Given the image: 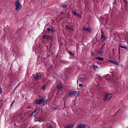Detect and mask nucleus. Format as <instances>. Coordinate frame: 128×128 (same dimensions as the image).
I'll use <instances>...</instances> for the list:
<instances>
[{"mask_svg":"<svg viewBox=\"0 0 128 128\" xmlns=\"http://www.w3.org/2000/svg\"><path fill=\"white\" fill-rule=\"evenodd\" d=\"M15 10L16 11L20 10L22 8V5L19 0H16L15 3Z\"/></svg>","mask_w":128,"mask_h":128,"instance_id":"nucleus-1","label":"nucleus"},{"mask_svg":"<svg viewBox=\"0 0 128 128\" xmlns=\"http://www.w3.org/2000/svg\"><path fill=\"white\" fill-rule=\"evenodd\" d=\"M46 101V100L45 98L39 99L36 100V103L37 104H39L43 103Z\"/></svg>","mask_w":128,"mask_h":128,"instance_id":"nucleus-2","label":"nucleus"},{"mask_svg":"<svg viewBox=\"0 0 128 128\" xmlns=\"http://www.w3.org/2000/svg\"><path fill=\"white\" fill-rule=\"evenodd\" d=\"M112 97V94L110 93L106 94L104 98V100L106 101L109 100Z\"/></svg>","mask_w":128,"mask_h":128,"instance_id":"nucleus-3","label":"nucleus"},{"mask_svg":"<svg viewBox=\"0 0 128 128\" xmlns=\"http://www.w3.org/2000/svg\"><path fill=\"white\" fill-rule=\"evenodd\" d=\"M79 92L76 91H72L69 92L68 94L70 96H75L77 94H78Z\"/></svg>","mask_w":128,"mask_h":128,"instance_id":"nucleus-4","label":"nucleus"},{"mask_svg":"<svg viewBox=\"0 0 128 128\" xmlns=\"http://www.w3.org/2000/svg\"><path fill=\"white\" fill-rule=\"evenodd\" d=\"M42 36V38L45 39H46L48 40H52V36L48 35L45 36L43 35Z\"/></svg>","mask_w":128,"mask_h":128,"instance_id":"nucleus-5","label":"nucleus"},{"mask_svg":"<svg viewBox=\"0 0 128 128\" xmlns=\"http://www.w3.org/2000/svg\"><path fill=\"white\" fill-rule=\"evenodd\" d=\"M38 109H36L34 110L32 113L30 115V116L32 117L33 116L34 114V116L36 117V114H38V112H36L38 110Z\"/></svg>","mask_w":128,"mask_h":128,"instance_id":"nucleus-6","label":"nucleus"},{"mask_svg":"<svg viewBox=\"0 0 128 128\" xmlns=\"http://www.w3.org/2000/svg\"><path fill=\"white\" fill-rule=\"evenodd\" d=\"M72 13L74 16H76L77 17L80 18L81 17V16L78 13H77L75 11H73L72 12Z\"/></svg>","mask_w":128,"mask_h":128,"instance_id":"nucleus-7","label":"nucleus"},{"mask_svg":"<svg viewBox=\"0 0 128 128\" xmlns=\"http://www.w3.org/2000/svg\"><path fill=\"white\" fill-rule=\"evenodd\" d=\"M108 61L111 63L116 64L117 65H118V62L116 60H108Z\"/></svg>","mask_w":128,"mask_h":128,"instance_id":"nucleus-8","label":"nucleus"},{"mask_svg":"<svg viewBox=\"0 0 128 128\" xmlns=\"http://www.w3.org/2000/svg\"><path fill=\"white\" fill-rule=\"evenodd\" d=\"M66 29H68L69 30H71L72 31H74V29L73 28H72V27L68 25H66Z\"/></svg>","mask_w":128,"mask_h":128,"instance_id":"nucleus-9","label":"nucleus"},{"mask_svg":"<svg viewBox=\"0 0 128 128\" xmlns=\"http://www.w3.org/2000/svg\"><path fill=\"white\" fill-rule=\"evenodd\" d=\"M57 87L59 91H60L62 90V86L60 84H58L57 85Z\"/></svg>","mask_w":128,"mask_h":128,"instance_id":"nucleus-10","label":"nucleus"},{"mask_svg":"<svg viewBox=\"0 0 128 128\" xmlns=\"http://www.w3.org/2000/svg\"><path fill=\"white\" fill-rule=\"evenodd\" d=\"M85 127V125L82 124H79L77 126V128H84Z\"/></svg>","mask_w":128,"mask_h":128,"instance_id":"nucleus-11","label":"nucleus"},{"mask_svg":"<svg viewBox=\"0 0 128 128\" xmlns=\"http://www.w3.org/2000/svg\"><path fill=\"white\" fill-rule=\"evenodd\" d=\"M47 30L48 31L53 32H55V30L53 29L52 28H47Z\"/></svg>","mask_w":128,"mask_h":128,"instance_id":"nucleus-12","label":"nucleus"},{"mask_svg":"<svg viewBox=\"0 0 128 128\" xmlns=\"http://www.w3.org/2000/svg\"><path fill=\"white\" fill-rule=\"evenodd\" d=\"M73 126L72 124H70L65 127L64 128H73Z\"/></svg>","mask_w":128,"mask_h":128,"instance_id":"nucleus-13","label":"nucleus"},{"mask_svg":"<svg viewBox=\"0 0 128 128\" xmlns=\"http://www.w3.org/2000/svg\"><path fill=\"white\" fill-rule=\"evenodd\" d=\"M83 30L85 31H88L90 32H91L90 29L87 28H83Z\"/></svg>","mask_w":128,"mask_h":128,"instance_id":"nucleus-14","label":"nucleus"},{"mask_svg":"<svg viewBox=\"0 0 128 128\" xmlns=\"http://www.w3.org/2000/svg\"><path fill=\"white\" fill-rule=\"evenodd\" d=\"M96 59H98L99 60H103L104 59V58H101L100 57H99V56H98V57L96 58Z\"/></svg>","mask_w":128,"mask_h":128,"instance_id":"nucleus-15","label":"nucleus"},{"mask_svg":"<svg viewBox=\"0 0 128 128\" xmlns=\"http://www.w3.org/2000/svg\"><path fill=\"white\" fill-rule=\"evenodd\" d=\"M34 79L36 80L37 79H38L39 78H40V77L38 76H35L34 77Z\"/></svg>","mask_w":128,"mask_h":128,"instance_id":"nucleus-16","label":"nucleus"},{"mask_svg":"<svg viewBox=\"0 0 128 128\" xmlns=\"http://www.w3.org/2000/svg\"><path fill=\"white\" fill-rule=\"evenodd\" d=\"M98 52L99 54H100L101 56H102L104 54L103 52L101 51H98Z\"/></svg>","mask_w":128,"mask_h":128,"instance_id":"nucleus-17","label":"nucleus"},{"mask_svg":"<svg viewBox=\"0 0 128 128\" xmlns=\"http://www.w3.org/2000/svg\"><path fill=\"white\" fill-rule=\"evenodd\" d=\"M120 47L121 48H124L126 49V50H127V46H122L120 45L119 47Z\"/></svg>","mask_w":128,"mask_h":128,"instance_id":"nucleus-18","label":"nucleus"},{"mask_svg":"<svg viewBox=\"0 0 128 128\" xmlns=\"http://www.w3.org/2000/svg\"><path fill=\"white\" fill-rule=\"evenodd\" d=\"M42 89L44 90L46 89V86L44 85H43L41 87Z\"/></svg>","mask_w":128,"mask_h":128,"instance_id":"nucleus-19","label":"nucleus"},{"mask_svg":"<svg viewBox=\"0 0 128 128\" xmlns=\"http://www.w3.org/2000/svg\"><path fill=\"white\" fill-rule=\"evenodd\" d=\"M101 38L102 39L105 40L107 38V37L106 36H103L102 35Z\"/></svg>","mask_w":128,"mask_h":128,"instance_id":"nucleus-20","label":"nucleus"},{"mask_svg":"<svg viewBox=\"0 0 128 128\" xmlns=\"http://www.w3.org/2000/svg\"><path fill=\"white\" fill-rule=\"evenodd\" d=\"M93 67L94 68V69L95 70H96V69L98 68V67L97 66H95L94 65L93 66Z\"/></svg>","mask_w":128,"mask_h":128,"instance_id":"nucleus-21","label":"nucleus"},{"mask_svg":"<svg viewBox=\"0 0 128 128\" xmlns=\"http://www.w3.org/2000/svg\"><path fill=\"white\" fill-rule=\"evenodd\" d=\"M61 6L64 8H66V5L64 4H62Z\"/></svg>","mask_w":128,"mask_h":128,"instance_id":"nucleus-22","label":"nucleus"},{"mask_svg":"<svg viewBox=\"0 0 128 128\" xmlns=\"http://www.w3.org/2000/svg\"><path fill=\"white\" fill-rule=\"evenodd\" d=\"M91 55L92 56H94V52H91Z\"/></svg>","mask_w":128,"mask_h":128,"instance_id":"nucleus-23","label":"nucleus"},{"mask_svg":"<svg viewBox=\"0 0 128 128\" xmlns=\"http://www.w3.org/2000/svg\"><path fill=\"white\" fill-rule=\"evenodd\" d=\"M14 100H14V101H13V102H12V104H11V105H10V106H11L12 104L14 102Z\"/></svg>","mask_w":128,"mask_h":128,"instance_id":"nucleus-24","label":"nucleus"},{"mask_svg":"<svg viewBox=\"0 0 128 128\" xmlns=\"http://www.w3.org/2000/svg\"><path fill=\"white\" fill-rule=\"evenodd\" d=\"M118 54H120V48H119H119H118Z\"/></svg>","mask_w":128,"mask_h":128,"instance_id":"nucleus-25","label":"nucleus"},{"mask_svg":"<svg viewBox=\"0 0 128 128\" xmlns=\"http://www.w3.org/2000/svg\"><path fill=\"white\" fill-rule=\"evenodd\" d=\"M69 53L71 55H73V54H72V52H69Z\"/></svg>","mask_w":128,"mask_h":128,"instance_id":"nucleus-26","label":"nucleus"},{"mask_svg":"<svg viewBox=\"0 0 128 128\" xmlns=\"http://www.w3.org/2000/svg\"><path fill=\"white\" fill-rule=\"evenodd\" d=\"M79 86L80 87V86H83V84H79Z\"/></svg>","mask_w":128,"mask_h":128,"instance_id":"nucleus-27","label":"nucleus"},{"mask_svg":"<svg viewBox=\"0 0 128 128\" xmlns=\"http://www.w3.org/2000/svg\"><path fill=\"white\" fill-rule=\"evenodd\" d=\"M48 128H52V127L50 126H48Z\"/></svg>","mask_w":128,"mask_h":128,"instance_id":"nucleus-28","label":"nucleus"},{"mask_svg":"<svg viewBox=\"0 0 128 128\" xmlns=\"http://www.w3.org/2000/svg\"><path fill=\"white\" fill-rule=\"evenodd\" d=\"M114 49L113 48L112 49V52H113V53H114Z\"/></svg>","mask_w":128,"mask_h":128,"instance_id":"nucleus-29","label":"nucleus"},{"mask_svg":"<svg viewBox=\"0 0 128 128\" xmlns=\"http://www.w3.org/2000/svg\"><path fill=\"white\" fill-rule=\"evenodd\" d=\"M60 13L62 14H63V13L62 12H60Z\"/></svg>","mask_w":128,"mask_h":128,"instance_id":"nucleus-30","label":"nucleus"},{"mask_svg":"<svg viewBox=\"0 0 128 128\" xmlns=\"http://www.w3.org/2000/svg\"><path fill=\"white\" fill-rule=\"evenodd\" d=\"M80 79H83V78H80Z\"/></svg>","mask_w":128,"mask_h":128,"instance_id":"nucleus-31","label":"nucleus"},{"mask_svg":"<svg viewBox=\"0 0 128 128\" xmlns=\"http://www.w3.org/2000/svg\"><path fill=\"white\" fill-rule=\"evenodd\" d=\"M103 46H102V48H101V49H102V48L103 47Z\"/></svg>","mask_w":128,"mask_h":128,"instance_id":"nucleus-32","label":"nucleus"},{"mask_svg":"<svg viewBox=\"0 0 128 128\" xmlns=\"http://www.w3.org/2000/svg\"><path fill=\"white\" fill-rule=\"evenodd\" d=\"M85 78H83V79H84Z\"/></svg>","mask_w":128,"mask_h":128,"instance_id":"nucleus-33","label":"nucleus"},{"mask_svg":"<svg viewBox=\"0 0 128 128\" xmlns=\"http://www.w3.org/2000/svg\"><path fill=\"white\" fill-rule=\"evenodd\" d=\"M120 57H118L119 58H120Z\"/></svg>","mask_w":128,"mask_h":128,"instance_id":"nucleus-34","label":"nucleus"},{"mask_svg":"<svg viewBox=\"0 0 128 128\" xmlns=\"http://www.w3.org/2000/svg\"><path fill=\"white\" fill-rule=\"evenodd\" d=\"M78 80H77V82H78Z\"/></svg>","mask_w":128,"mask_h":128,"instance_id":"nucleus-35","label":"nucleus"}]
</instances>
